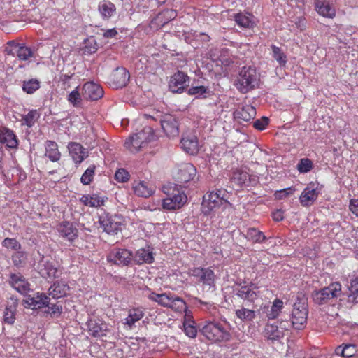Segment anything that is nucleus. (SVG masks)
<instances>
[{"instance_id": "nucleus-1", "label": "nucleus", "mask_w": 358, "mask_h": 358, "mask_svg": "<svg viewBox=\"0 0 358 358\" xmlns=\"http://www.w3.org/2000/svg\"><path fill=\"white\" fill-rule=\"evenodd\" d=\"M229 197V193L224 189H217L215 191L208 192L203 198L201 212L207 215L215 208L221 206H224V208H226L227 206L230 205Z\"/></svg>"}, {"instance_id": "nucleus-2", "label": "nucleus", "mask_w": 358, "mask_h": 358, "mask_svg": "<svg viewBox=\"0 0 358 358\" xmlns=\"http://www.w3.org/2000/svg\"><path fill=\"white\" fill-rule=\"evenodd\" d=\"M259 78L254 67L243 66L239 71L235 85L242 93L254 89L258 84Z\"/></svg>"}, {"instance_id": "nucleus-3", "label": "nucleus", "mask_w": 358, "mask_h": 358, "mask_svg": "<svg viewBox=\"0 0 358 358\" xmlns=\"http://www.w3.org/2000/svg\"><path fill=\"white\" fill-rule=\"evenodd\" d=\"M153 138L152 129L150 127H147L126 140L124 145L130 152H136L148 142L151 141Z\"/></svg>"}, {"instance_id": "nucleus-4", "label": "nucleus", "mask_w": 358, "mask_h": 358, "mask_svg": "<svg viewBox=\"0 0 358 358\" xmlns=\"http://www.w3.org/2000/svg\"><path fill=\"white\" fill-rule=\"evenodd\" d=\"M341 294V285L339 282H334L320 290L315 291L312 296L315 303L323 305L331 299L338 298Z\"/></svg>"}, {"instance_id": "nucleus-5", "label": "nucleus", "mask_w": 358, "mask_h": 358, "mask_svg": "<svg viewBox=\"0 0 358 358\" xmlns=\"http://www.w3.org/2000/svg\"><path fill=\"white\" fill-rule=\"evenodd\" d=\"M308 306L305 299L298 300L293 305L292 324L296 329H303L307 323Z\"/></svg>"}, {"instance_id": "nucleus-6", "label": "nucleus", "mask_w": 358, "mask_h": 358, "mask_svg": "<svg viewBox=\"0 0 358 358\" xmlns=\"http://www.w3.org/2000/svg\"><path fill=\"white\" fill-rule=\"evenodd\" d=\"M202 334L208 339L215 342L229 340L230 335L219 323L208 322L201 329Z\"/></svg>"}, {"instance_id": "nucleus-7", "label": "nucleus", "mask_w": 358, "mask_h": 358, "mask_svg": "<svg viewBox=\"0 0 358 358\" xmlns=\"http://www.w3.org/2000/svg\"><path fill=\"white\" fill-rule=\"evenodd\" d=\"M117 216H112L106 212L99 215V223L103 230L107 234H117L121 230V222Z\"/></svg>"}, {"instance_id": "nucleus-8", "label": "nucleus", "mask_w": 358, "mask_h": 358, "mask_svg": "<svg viewBox=\"0 0 358 358\" xmlns=\"http://www.w3.org/2000/svg\"><path fill=\"white\" fill-rule=\"evenodd\" d=\"M87 331L94 338H102L108 336L110 332L109 326L103 320L90 317L87 322Z\"/></svg>"}, {"instance_id": "nucleus-9", "label": "nucleus", "mask_w": 358, "mask_h": 358, "mask_svg": "<svg viewBox=\"0 0 358 358\" xmlns=\"http://www.w3.org/2000/svg\"><path fill=\"white\" fill-rule=\"evenodd\" d=\"M107 259L116 265L127 266L133 259V254L127 249L115 248L109 252Z\"/></svg>"}, {"instance_id": "nucleus-10", "label": "nucleus", "mask_w": 358, "mask_h": 358, "mask_svg": "<svg viewBox=\"0 0 358 358\" xmlns=\"http://www.w3.org/2000/svg\"><path fill=\"white\" fill-rule=\"evenodd\" d=\"M189 85V77L182 71H178L170 78L169 88L173 93H182Z\"/></svg>"}, {"instance_id": "nucleus-11", "label": "nucleus", "mask_w": 358, "mask_h": 358, "mask_svg": "<svg viewBox=\"0 0 358 358\" xmlns=\"http://www.w3.org/2000/svg\"><path fill=\"white\" fill-rule=\"evenodd\" d=\"M162 129L166 135L174 138L179 134L178 122L176 117L171 114H164L160 119Z\"/></svg>"}, {"instance_id": "nucleus-12", "label": "nucleus", "mask_w": 358, "mask_h": 358, "mask_svg": "<svg viewBox=\"0 0 358 358\" xmlns=\"http://www.w3.org/2000/svg\"><path fill=\"white\" fill-rule=\"evenodd\" d=\"M314 10L320 16L333 19L336 17V7L329 0H313Z\"/></svg>"}, {"instance_id": "nucleus-13", "label": "nucleus", "mask_w": 358, "mask_h": 358, "mask_svg": "<svg viewBox=\"0 0 358 358\" xmlns=\"http://www.w3.org/2000/svg\"><path fill=\"white\" fill-rule=\"evenodd\" d=\"M231 180L240 187L255 185L258 182L256 175L250 174L246 170L239 169L233 173Z\"/></svg>"}, {"instance_id": "nucleus-14", "label": "nucleus", "mask_w": 358, "mask_h": 358, "mask_svg": "<svg viewBox=\"0 0 358 358\" xmlns=\"http://www.w3.org/2000/svg\"><path fill=\"white\" fill-rule=\"evenodd\" d=\"M189 273L199 278V281L204 285L213 287L215 285V275L213 270L209 268H194L190 270Z\"/></svg>"}, {"instance_id": "nucleus-15", "label": "nucleus", "mask_w": 358, "mask_h": 358, "mask_svg": "<svg viewBox=\"0 0 358 358\" xmlns=\"http://www.w3.org/2000/svg\"><path fill=\"white\" fill-rule=\"evenodd\" d=\"M187 197L183 192H178L173 195H171L164 199L162 201V206L164 209L172 210L179 209L182 207L187 202Z\"/></svg>"}, {"instance_id": "nucleus-16", "label": "nucleus", "mask_w": 358, "mask_h": 358, "mask_svg": "<svg viewBox=\"0 0 358 358\" xmlns=\"http://www.w3.org/2000/svg\"><path fill=\"white\" fill-rule=\"evenodd\" d=\"M103 95V90L102 87L94 82H87L83 87L82 96L87 100H98Z\"/></svg>"}, {"instance_id": "nucleus-17", "label": "nucleus", "mask_w": 358, "mask_h": 358, "mask_svg": "<svg viewBox=\"0 0 358 358\" xmlns=\"http://www.w3.org/2000/svg\"><path fill=\"white\" fill-rule=\"evenodd\" d=\"M259 287L254 283L241 286L236 292V295L244 301L254 302L259 296Z\"/></svg>"}, {"instance_id": "nucleus-18", "label": "nucleus", "mask_w": 358, "mask_h": 358, "mask_svg": "<svg viewBox=\"0 0 358 358\" xmlns=\"http://www.w3.org/2000/svg\"><path fill=\"white\" fill-rule=\"evenodd\" d=\"M23 303L26 308L40 309L48 306L49 298L44 293L37 292L32 296H29L23 301Z\"/></svg>"}, {"instance_id": "nucleus-19", "label": "nucleus", "mask_w": 358, "mask_h": 358, "mask_svg": "<svg viewBox=\"0 0 358 358\" xmlns=\"http://www.w3.org/2000/svg\"><path fill=\"white\" fill-rule=\"evenodd\" d=\"M110 85L115 88H121L127 85L129 80V73L125 68L117 67L110 78Z\"/></svg>"}, {"instance_id": "nucleus-20", "label": "nucleus", "mask_w": 358, "mask_h": 358, "mask_svg": "<svg viewBox=\"0 0 358 358\" xmlns=\"http://www.w3.org/2000/svg\"><path fill=\"white\" fill-rule=\"evenodd\" d=\"M38 268L42 277L50 279L59 277V271L55 262L45 259L43 256L39 262Z\"/></svg>"}, {"instance_id": "nucleus-21", "label": "nucleus", "mask_w": 358, "mask_h": 358, "mask_svg": "<svg viewBox=\"0 0 358 358\" xmlns=\"http://www.w3.org/2000/svg\"><path fill=\"white\" fill-rule=\"evenodd\" d=\"M59 236L68 241L72 242L78 237V229L73 223L64 222L57 227Z\"/></svg>"}, {"instance_id": "nucleus-22", "label": "nucleus", "mask_w": 358, "mask_h": 358, "mask_svg": "<svg viewBox=\"0 0 358 358\" xmlns=\"http://www.w3.org/2000/svg\"><path fill=\"white\" fill-rule=\"evenodd\" d=\"M69 154L76 164H80L88 157V151L80 143L72 142L68 145Z\"/></svg>"}, {"instance_id": "nucleus-23", "label": "nucleus", "mask_w": 358, "mask_h": 358, "mask_svg": "<svg viewBox=\"0 0 358 358\" xmlns=\"http://www.w3.org/2000/svg\"><path fill=\"white\" fill-rule=\"evenodd\" d=\"M180 143L184 151L190 155H195L199 150L198 140L196 136L193 134L183 136Z\"/></svg>"}, {"instance_id": "nucleus-24", "label": "nucleus", "mask_w": 358, "mask_h": 358, "mask_svg": "<svg viewBox=\"0 0 358 358\" xmlns=\"http://www.w3.org/2000/svg\"><path fill=\"white\" fill-rule=\"evenodd\" d=\"M318 194L319 192L313 185H308L303 190L299 197V201L303 206H310L317 199Z\"/></svg>"}, {"instance_id": "nucleus-25", "label": "nucleus", "mask_w": 358, "mask_h": 358, "mask_svg": "<svg viewBox=\"0 0 358 358\" xmlns=\"http://www.w3.org/2000/svg\"><path fill=\"white\" fill-rule=\"evenodd\" d=\"M234 114L236 119L248 122L255 117L256 109L251 105L245 104L238 108Z\"/></svg>"}, {"instance_id": "nucleus-26", "label": "nucleus", "mask_w": 358, "mask_h": 358, "mask_svg": "<svg viewBox=\"0 0 358 358\" xmlns=\"http://www.w3.org/2000/svg\"><path fill=\"white\" fill-rule=\"evenodd\" d=\"M134 261L138 264H151L154 261L152 248L150 246L138 250L134 256Z\"/></svg>"}, {"instance_id": "nucleus-27", "label": "nucleus", "mask_w": 358, "mask_h": 358, "mask_svg": "<svg viewBox=\"0 0 358 358\" xmlns=\"http://www.w3.org/2000/svg\"><path fill=\"white\" fill-rule=\"evenodd\" d=\"M10 283L15 289L22 294H26L30 291L29 284L20 274H12Z\"/></svg>"}, {"instance_id": "nucleus-28", "label": "nucleus", "mask_w": 358, "mask_h": 358, "mask_svg": "<svg viewBox=\"0 0 358 358\" xmlns=\"http://www.w3.org/2000/svg\"><path fill=\"white\" fill-rule=\"evenodd\" d=\"M196 170L190 163L182 164L178 173V179L180 182H187L196 176Z\"/></svg>"}, {"instance_id": "nucleus-29", "label": "nucleus", "mask_w": 358, "mask_h": 358, "mask_svg": "<svg viewBox=\"0 0 358 358\" xmlns=\"http://www.w3.org/2000/svg\"><path fill=\"white\" fill-rule=\"evenodd\" d=\"M69 286L64 280L55 282L48 290V294L52 298L59 299L66 295Z\"/></svg>"}, {"instance_id": "nucleus-30", "label": "nucleus", "mask_w": 358, "mask_h": 358, "mask_svg": "<svg viewBox=\"0 0 358 358\" xmlns=\"http://www.w3.org/2000/svg\"><path fill=\"white\" fill-rule=\"evenodd\" d=\"M9 43L14 45V48L10 51V53L13 55H16L20 60L27 61L33 57L34 53L30 48L15 43L14 41H10Z\"/></svg>"}, {"instance_id": "nucleus-31", "label": "nucleus", "mask_w": 358, "mask_h": 358, "mask_svg": "<svg viewBox=\"0 0 358 358\" xmlns=\"http://www.w3.org/2000/svg\"><path fill=\"white\" fill-rule=\"evenodd\" d=\"M98 10L103 20H108L115 15L116 12V7L110 1L103 0L99 2L98 5Z\"/></svg>"}, {"instance_id": "nucleus-32", "label": "nucleus", "mask_w": 358, "mask_h": 358, "mask_svg": "<svg viewBox=\"0 0 358 358\" xmlns=\"http://www.w3.org/2000/svg\"><path fill=\"white\" fill-rule=\"evenodd\" d=\"M133 189L136 195L145 198L149 197L155 192V189L152 185H149L143 181L134 182Z\"/></svg>"}, {"instance_id": "nucleus-33", "label": "nucleus", "mask_w": 358, "mask_h": 358, "mask_svg": "<svg viewBox=\"0 0 358 358\" xmlns=\"http://www.w3.org/2000/svg\"><path fill=\"white\" fill-rule=\"evenodd\" d=\"M235 21L238 26L251 29L256 25L255 17L250 13H238L235 16Z\"/></svg>"}, {"instance_id": "nucleus-34", "label": "nucleus", "mask_w": 358, "mask_h": 358, "mask_svg": "<svg viewBox=\"0 0 358 358\" xmlns=\"http://www.w3.org/2000/svg\"><path fill=\"white\" fill-rule=\"evenodd\" d=\"M356 345L352 344H341L335 348L334 354L344 358L352 357L356 355Z\"/></svg>"}, {"instance_id": "nucleus-35", "label": "nucleus", "mask_w": 358, "mask_h": 358, "mask_svg": "<svg viewBox=\"0 0 358 358\" xmlns=\"http://www.w3.org/2000/svg\"><path fill=\"white\" fill-rule=\"evenodd\" d=\"M45 155L52 162H57L60 159L61 154L58 150L57 144L53 141L45 142Z\"/></svg>"}, {"instance_id": "nucleus-36", "label": "nucleus", "mask_w": 358, "mask_h": 358, "mask_svg": "<svg viewBox=\"0 0 358 358\" xmlns=\"http://www.w3.org/2000/svg\"><path fill=\"white\" fill-rule=\"evenodd\" d=\"M80 201L86 206L98 208L103 204L104 200L97 194H86L80 199Z\"/></svg>"}, {"instance_id": "nucleus-37", "label": "nucleus", "mask_w": 358, "mask_h": 358, "mask_svg": "<svg viewBox=\"0 0 358 358\" xmlns=\"http://www.w3.org/2000/svg\"><path fill=\"white\" fill-rule=\"evenodd\" d=\"M144 316V312L140 308H133L129 310V315L125 318L124 324L131 327L136 322Z\"/></svg>"}, {"instance_id": "nucleus-38", "label": "nucleus", "mask_w": 358, "mask_h": 358, "mask_svg": "<svg viewBox=\"0 0 358 358\" xmlns=\"http://www.w3.org/2000/svg\"><path fill=\"white\" fill-rule=\"evenodd\" d=\"M236 316L237 318L241 320L242 322H251L256 317L255 311L251 309L241 307L235 311Z\"/></svg>"}, {"instance_id": "nucleus-39", "label": "nucleus", "mask_w": 358, "mask_h": 358, "mask_svg": "<svg viewBox=\"0 0 358 358\" xmlns=\"http://www.w3.org/2000/svg\"><path fill=\"white\" fill-rule=\"evenodd\" d=\"M349 293L348 294V302L352 303H358V278L350 281V285L348 287Z\"/></svg>"}, {"instance_id": "nucleus-40", "label": "nucleus", "mask_w": 358, "mask_h": 358, "mask_svg": "<svg viewBox=\"0 0 358 358\" xmlns=\"http://www.w3.org/2000/svg\"><path fill=\"white\" fill-rule=\"evenodd\" d=\"M272 57L277 61L280 66H285L287 62V58L284 51L279 47L271 45Z\"/></svg>"}, {"instance_id": "nucleus-41", "label": "nucleus", "mask_w": 358, "mask_h": 358, "mask_svg": "<svg viewBox=\"0 0 358 358\" xmlns=\"http://www.w3.org/2000/svg\"><path fill=\"white\" fill-rule=\"evenodd\" d=\"M283 307V302L282 300L276 299L273 302V305L271 307V309L268 310L266 313V317L268 320L275 319L281 312V310Z\"/></svg>"}, {"instance_id": "nucleus-42", "label": "nucleus", "mask_w": 358, "mask_h": 358, "mask_svg": "<svg viewBox=\"0 0 358 358\" xmlns=\"http://www.w3.org/2000/svg\"><path fill=\"white\" fill-rule=\"evenodd\" d=\"M266 336L271 340H277L283 336V332L278 326L268 324L265 329Z\"/></svg>"}, {"instance_id": "nucleus-43", "label": "nucleus", "mask_w": 358, "mask_h": 358, "mask_svg": "<svg viewBox=\"0 0 358 358\" xmlns=\"http://www.w3.org/2000/svg\"><path fill=\"white\" fill-rule=\"evenodd\" d=\"M172 297L173 296H169L166 294H157L154 292L151 293L148 296L150 300L156 301L161 306L168 308L170 305Z\"/></svg>"}, {"instance_id": "nucleus-44", "label": "nucleus", "mask_w": 358, "mask_h": 358, "mask_svg": "<svg viewBox=\"0 0 358 358\" xmlns=\"http://www.w3.org/2000/svg\"><path fill=\"white\" fill-rule=\"evenodd\" d=\"M247 238L248 240L252 241L253 243H262L266 238L263 232L257 230L255 228H250L247 231Z\"/></svg>"}, {"instance_id": "nucleus-45", "label": "nucleus", "mask_w": 358, "mask_h": 358, "mask_svg": "<svg viewBox=\"0 0 358 358\" xmlns=\"http://www.w3.org/2000/svg\"><path fill=\"white\" fill-rule=\"evenodd\" d=\"M39 117V114L36 110H30L27 115L22 117V124L31 127Z\"/></svg>"}, {"instance_id": "nucleus-46", "label": "nucleus", "mask_w": 358, "mask_h": 358, "mask_svg": "<svg viewBox=\"0 0 358 358\" xmlns=\"http://www.w3.org/2000/svg\"><path fill=\"white\" fill-rule=\"evenodd\" d=\"M169 308L177 312H182L183 310H186L187 305L181 298L178 296H173Z\"/></svg>"}, {"instance_id": "nucleus-47", "label": "nucleus", "mask_w": 358, "mask_h": 358, "mask_svg": "<svg viewBox=\"0 0 358 358\" xmlns=\"http://www.w3.org/2000/svg\"><path fill=\"white\" fill-rule=\"evenodd\" d=\"M96 166L91 165L83 173L80 178V182L85 185H90L94 178Z\"/></svg>"}, {"instance_id": "nucleus-48", "label": "nucleus", "mask_w": 358, "mask_h": 358, "mask_svg": "<svg viewBox=\"0 0 358 358\" xmlns=\"http://www.w3.org/2000/svg\"><path fill=\"white\" fill-rule=\"evenodd\" d=\"M40 87V83L36 79H30L24 81L22 84V90L27 94H33Z\"/></svg>"}, {"instance_id": "nucleus-49", "label": "nucleus", "mask_w": 358, "mask_h": 358, "mask_svg": "<svg viewBox=\"0 0 358 358\" xmlns=\"http://www.w3.org/2000/svg\"><path fill=\"white\" fill-rule=\"evenodd\" d=\"M82 95L80 94L79 87H76L69 95L67 100L74 107H78L82 102Z\"/></svg>"}, {"instance_id": "nucleus-50", "label": "nucleus", "mask_w": 358, "mask_h": 358, "mask_svg": "<svg viewBox=\"0 0 358 358\" xmlns=\"http://www.w3.org/2000/svg\"><path fill=\"white\" fill-rule=\"evenodd\" d=\"M313 167V164L312 161L308 158L301 159L297 164L298 171L302 173L310 171Z\"/></svg>"}, {"instance_id": "nucleus-51", "label": "nucleus", "mask_w": 358, "mask_h": 358, "mask_svg": "<svg viewBox=\"0 0 358 358\" xmlns=\"http://www.w3.org/2000/svg\"><path fill=\"white\" fill-rule=\"evenodd\" d=\"M27 255L23 251L17 250L12 255V260L15 266H20L25 262Z\"/></svg>"}, {"instance_id": "nucleus-52", "label": "nucleus", "mask_w": 358, "mask_h": 358, "mask_svg": "<svg viewBox=\"0 0 358 358\" xmlns=\"http://www.w3.org/2000/svg\"><path fill=\"white\" fill-rule=\"evenodd\" d=\"M2 245L3 247L15 251L19 250L21 248L20 243L15 238H6L3 241Z\"/></svg>"}, {"instance_id": "nucleus-53", "label": "nucleus", "mask_w": 358, "mask_h": 358, "mask_svg": "<svg viewBox=\"0 0 358 358\" xmlns=\"http://www.w3.org/2000/svg\"><path fill=\"white\" fill-rule=\"evenodd\" d=\"M129 173L124 169H119L115 173V178L120 182H124L129 180Z\"/></svg>"}, {"instance_id": "nucleus-54", "label": "nucleus", "mask_w": 358, "mask_h": 358, "mask_svg": "<svg viewBox=\"0 0 358 358\" xmlns=\"http://www.w3.org/2000/svg\"><path fill=\"white\" fill-rule=\"evenodd\" d=\"M206 87L203 85L195 86L192 87L188 90V94L189 95H195L196 97H199L204 94L206 92Z\"/></svg>"}, {"instance_id": "nucleus-55", "label": "nucleus", "mask_w": 358, "mask_h": 358, "mask_svg": "<svg viewBox=\"0 0 358 358\" xmlns=\"http://www.w3.org/2000/svg\"><path fill=\"white\" fill-rule=\"evenodd\" d=\"M195 324L185 323L184 331L185 334L189 338H195L197 334V329L194 325Z\"/></svg>"}, {"instance_id": "nucleus-56", "label": "nucleus", "mask_w": 358, "mask_h": 358, "mask_svg": "<svg viewBox=\"0 0 358 358\" xmlns=\"http://www.w3.org/2000/svg\"><path fill=\"white\" fill-rule=\"evenodd\" d=\"M15 312L11 307H6L4 312V321L5 322L12 324L15 322Z\"/></svg>"}, {"instance_id": "nucleus-57", "label": "nucleus", "mask_w": 358, "mask_h": 358, "mask_svg": "<svg viewBox=\"0 0 358 358\" xmlns=\"http://www.w3.org/2000/svg\"><path fill=\"white\" fill-rule=\"evenodd\" d=\"M176 12L174 10H165L159 14L158 17L164 18V24L176 18Z\"/></svg>"}, {"instance_id": "nucleus-58", "label": "nucleus", "mask_w": 358, "mask_h": 358, "mask_svg": "<svg viewBox=\"0 0 358 358\" xmlns=\"http://www.w3.org/2000/svg\"><path fill=\"white\" fill-rule=\"evenodd\" d=\"M268 118L266 117H262L261 119L257 120L253 122V126L258 130H264L268 124Z\"/></svg>"}, {"instance_id": "nucleus-59", "label": "nucleus", "mask_w": 358, "mask_h": 358, "mask_svg": "<svg viewBox=\"0 0 358 358\" xmlns=\"http://www.w3.org/2000/svg\"><path fill=\"white\" fill-rule=\"evenodd\" d=\"M294 192V189L293 187H288L280 191H277L275 193V197L278 199H285L290 194H292Z\"/></svg>"}, {"instance_id": "nucleus-60", "label": "nucleus", "mask_w": 358, "mask_h": 358, "mask_svg": "<svg viewBox=\"0 0 358 358\" xmlns=\"http://www.w3.org/2000/svg\"><path fill=\"white\" fill-rule=\"evenodd\" d=\"M62 306L57 304H54L48 308V313L51 315H60L62 313Z\"/></svg>"}, {"instance_id": "nucleus-61", "label": "nucleus", "mask_w": 358, "mask_h": 358, "mask_svg": "<svg viewBox=\"0 0 358 358\" xmlns=\"http://www.w3.org/2000/svg\"><path fill=\"white\" fill-rule=\"evenodd\" d=\"M117 34V31L115 28H113L106 30L103 34V36L106 38H112L115 37Z\"/></svg>"}, {"instance_id": "nucleus-62", "label": "nucleus", "mask_w": 358, "mask_h": 358, "mask_svg": "<svg viewBox=\"0 0 358 358\" xmlns=\"http://www.w3.org/2000/svg\"><path fill=\"white\" fill-rule=\"evenodd\" d=\"M349 207L351 212L358 217V199L351 201Z\"/></svg>"}, {"instance_id": "nucleus-63", "label": "nucleus", "mask_w": 358, "mask_h": 358, "mask_svg": "<svg viewBox=\"0 0 358 358\" xmlns=\"http://www.w3.org/2000/svg\"><path fill=\"white\" fill-rule=\"evenodd\" d=\"M273 218L275 221H281L283 220V212L281 210H277L273 213Z\"/></svg>"}, {"instance_id": "nucleus-64", "label": "nucleus", "mask_w": 358, "mask_h": 358, "mask_svg": "<svg viewBox=\"0 0 358 358\" xmlns=\"http://www.w3.org/2000/svg\"><path fill=\"white\" fill-rule=\"evenodd\" d=\"M92 42H94V45L87 44L85 45V51L88 53H94L97 50V45L96 42L94 41H93Z\"/></svg>"}]
</instances>
